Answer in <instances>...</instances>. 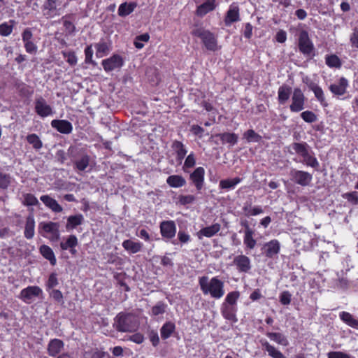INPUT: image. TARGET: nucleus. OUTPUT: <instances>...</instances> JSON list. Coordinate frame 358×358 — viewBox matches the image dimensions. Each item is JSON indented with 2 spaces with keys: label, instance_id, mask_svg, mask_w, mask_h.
Listing matches in <instances>:
<instances>
[{
  "label": "nucleus",
  "instance_id": "6e6d98bb",
  "mask_svg": "<svg viewBox=\"0 0 358 358\" xmlns=\"http://www.w3.org/2000/svg\"><path fill=\"white\" fill-rule=\"evenodd\" d=\"M42 228L43 231L48 234H55L57 235V229H59V224L56 222H49L43 224Z\"/></svg>",
  "mask_w": 358,
  "mask_h": 358
},
{
  "label": "nucleus",
  "instance_id": "69168bd1",
  "mask_svg": "<svg viewBox=\"0 0 358 358\" xmlns=\"http://www.w3.org/2000/svg\"><path fill=\"white\" fill-rule=\"evenodd\" d=\"M279 299L282 305H289L291 302L292 294L288 291H284L280 294Z\"/></svg>",
  "mask_w": 358,
  "mask_h": 358
},
{
  "label": "nucleus",
  "instance_id": "6ab92c4d",
  "mask_svg": "<svg viewBox=\"0 0 358 358\" xmlns=\"http://www.w3.org/2000/svg\"><path fill=\"white\" fill-rule=\"evenodd\" d=\"M204 176L205 170L201 166L196 168L189 176L190 180L198 191H200L203 187Z\"/></svg>",
  "mask_w": 358,
  "mask_h": 358
},
{
  "label": "nucleus",
  "instance_id": "423d86ee",
  "mask_svg": "<svg viewBox=\"0 0 358 358\" xmlns=\"http://www.w3.org/2000/svg\"><path fill=\"white\" fill-rule=\"evenodd\" d=\"M298 46L299 51L306 57H313L315 55L314 45L307 31L301 30L299 32Z\"/></svg>",
  "mask_w": 358,
  "mask_h": 358
},
{
  "label": "nucleus",
  "instance_id": "412c9836",
  "mask_svg": "<svg viewBox=\"0 0 358 358\" xmlns=\"http://www.w3.org/2000/svg\"><path fill=\"white\" fill-rule=\"evenodd\" d=\"M262 249L264 250V254L266 257L273 258L280 252V243L278 240L273 239L266 243Z\"/></svg>",
  "mask_w": 358,
  "mask_h": 358
},
{
  "label": "nucleus",
  "instance_id": "13d9d810",
  "mask_svg": "<svg viewBox=\"0 0 358 358\" xmlns=\"http://www.w3.org/2000/svg\"><path fill=\"white\" fill-rule=\"evenodd\" d=\"M12 178L9 174L0 171V189H6L10 185Z\"/></svg>",
  "mask_w": 358,
  "mask_h": 358
},
{
  "label": "nucleus",
  "instance_id": "dca6fc26",
  "mask_svg": "<svg viewBox=\"0 0 358 358\" xmlns=\"http://www.w3.org/2000/svg\"><path fill=\"white\" fill-rule=\"evenodd\" d=\"M58 0H46L43 5V13L47 18H52L59 15V9L57 8Z\"/></svg>",
  "mask_w": 358,
  "mask_h": 358
},
{
  "label": "nucleus",
  "instance_id": "8fccbe9b",
  "mask_svg": "<svg viewBox=\"0 0 358 358\" xmlns=\"http://www.w3.org/2000/svg\"><path fill=\"white\" fill-rule=\"evenodd\" d=\"M177 199V203L182 206H186L193 203L196 201V196L192 194H180L178 196Z\"/></svg>",
  "mask_w": 358,
  "mask_h": 358
},
{
  "label": "nucleus",
  "instance_id": "5fc2aeb1",
  "mask_svg": "<svg viewBox=\"0 0 358 358\" xmlns=\"http://www.w3.org/2000/svg\"><path fill=\"white\" fill-rule=\"evenodd\" d=\"M150 39V35L145 33L137 36L134 40V45L137 49H141L144 47L143 42H148Z\"/></svg>",
  "mask_w": 358,
  "mask_h": 358
},
{
  "label": "nucleus",
  "instance_id": "bf43d9fd",
  "mask_svg": "<svg viewBox=\"0 0 358 358\" xmlns=\"http://www.w3.org/2000/svg\"><path fill=\"white\" fill-rule=\"evenodd\" d=\"M166 305L162 301H159L155 306L152 308L151 315L157 316L164 314L166 311Z\"/></svg>",
  "mask_w": 358,
  "mask_h": 358
},
{
  "label": "nucleus",
  "instance_id": "603ef678",
  "mask_svg": "<svg viewBox=\"0 0 358 358\" xmlns=\"http://www.w3.org/2000/svg\"><path fill=\"white\" fill-rule=\"evenodd\" d=\"M23 200L22 203L24 206H36L38 203V201L36 197L30 193H26L22 195Z\"/></svg>",
  "mask_w": 358,
  "mask_h": 358
},
{
  "label": "nucleus",
  "instance_id": "aec40b11",
  "mask_svg": "<svg viewBox=\"0 0 358 358\" xmlns=\"http://www.w3.org/2000/svg\"><path fill=\"white\" fill-rule=\"evenodd\" d=\"M50 124L52 128L63 134H69L73 131L72 124L66 120H53Z\"/></svg>",
  "mask_w": 358,
  "mask_h": 358
},
{
  "label": "nucleus",
  "instance_id": "c85d7f7f",
  "mask_svg": "<svg viewBox=\"0 0 358 358\" xmlns=\"http://www.w3.org/2000/svg\"><path fill=\"white\" fill-rule=\"evenodd\" d=\"M253 230L249 227L248 224H246L245 229L244 231L243 243L246 248L250 250L253 249L257 244V241L253 238Z\"/></svg>",
  "mask_w": 358,
  "mask_h": 358
},
{
  "label": "nucleus",
  "instance_id": "473e14b6",
  "mask_svg": "<svg viewBox=\"0 0 358 358\" xmlns=\"http://www.w3.org/2000/svg\"><path fill=\"white\" fill-rule=\"evenodd\" d=\"M84 222V217L82 214L71 215L67 218L66 224V231H69L74 229L78 226L81 225Z\"/></svg>",
  "mask_w": 358,
  "mask_h": 358
},
{
  "label": "nucleus",
  "instance_id": "0eeeda50",
  "mask_svg": "<svg viewBox=\"0 0 358 358\" xmlns=\"http://www.w3.org/2000/svg\"><path fill=\"white\" fill-rule=\"evenodd\" d=\"M291 101L292 103L289 106V109L292 112L298 113L304 109L306 98L300 88L294 89Z\"/></svg>",
  "mask_w": 358,
  "mask_h": 358
},
{
  "label": "nucleus",
  "instance_id": "f704fd0d",
  "mask_svg": "<svg viewBox=\"0 0 358 358\" xmlns=\"http://www.w3.org/2000/svg\"><path fill=\"white\" fill-rule=\"evenodd\" d=\"M171 147L176 153L177 161L181 163L187 153V150L184 144L180 141H175L173 142Z\"/></svg>",
  "mask_w": 358,
  "mask_h": 358
},
{
  "label": "nucleus",
  "instance_id": "9b49d317",
  "mask_svg": "<svg viewBox=\"0 0 358 358\" xmlns=\"http://www.w3.org/2000/svg\"><path fill=\"white\" fill-rule=\"evenodd\" d=\"M101 64L106 72H110L121 68L124 64V60L120 55H113L110 57L102 60Z\"/></svg>",
  "mask_w": 358,
  "mask_h": 358
},
{
  "label": "nucleus",
  "instance_id": "7ed1b4c3",
  "mask_svg": "<svg viewBox=\"0 0 358 358\" xmlns=\"http://www.w3.org/2000/svg\"><path fill=\"white\" fill-rule=\"evenodd\" d=\"M114 325L118 331H135L138 326L136 318L131 314L120 313L115 318Z\"/></svg>",
  "mask_w": 358,
  "mask_h": 358
},
{
  "label": "nucleus",
  "instance_id": "ddd939ff",
  "mask_svg": "<svg viewBox=\"0 0 358 358\" xmlns=\"http://www.w3.org/2000/svg\"><path fill=\"white\" fill-rule=\"evenodd\" d=\"M239 10V7L236 3H233L229 6L224 20L227 27L241 20Z\"/></svg>",
  "mask_w": 358,
  "mask_h": 358
},
{
  "label": "nucleus",
  "instance_id": "052dcab7",
  "mask_svg": "<svg viewBox=\"0 0 358 358\" xmlns=\"http://www.w3.org/2000/svg\"><path fill=\"white\" fill-rule=\"evenodd\" d=\"M105 355L106 352L98 348H94L90 352H85V358H103Z\"/></svg>",
  "mask_w": 358,
  "mask_h": 358
},
{
  "label": "nucleus",
  "instance_id": "79ce46f5",
  "mask_svg": "<svg viewBox=\"0 0 358 358\" xmlns=\"http://www.w3.org/2000/svg\"><path fill=\"white\" fill-rule=\"evenodd\" d=\"M325 63L329 68L340 69L342 66L341 59L336 55H327L325 56Z\"/></svg>",
  "mask_w": 358,
  "mask_h": 358
},
{
  "label": "nucleus",
  "instance_id": "864d4df0",
  "mask_svg": "<svg viewBox=\"0 0 358 358\" xmlns=\"http://www.w3.org/2000/svg\"><path fill=\"white\" fill-rule=\"evenodd\" d=\"M196 164V158L194 152L189 153L187 157H186L183 166L182 170L185 172H187L188 169H191L194 167Z\"/></svg>",
  "mask_w": 358,
  "mask_h": 358
},
{
  "label": "nucleus",
  "instance_id": "72a5a7b5",
  "mask_svg": "<svg viewBox=\"0 0 358 358\" xmlns=\"http://www.w3.org/2000/svg\"><path fill=\"white\" fill-rule=\"evenodd\" d=\"M39 252L45 259L50 262V264L52 266H55L56 264L57 259L55 253L50 247L46 245H42L39 248Z\"/></svg>",
  "mask_w": 358,
  "mask_h": 358
},
{
  "label": "nucleus",
  "instance_id": "f8f14e48",
  "mask_svg": "<svg viewBox=\"0 0 358 358\" xmlns=\"http://www.w3.org/2000/svg\"><path fill=\"white\" fill-rule=\"evenodd\" d=\"M348 85V80L345 78L341 77L336 82L331 84L329 86V90L334 96L339 97L346 93Z\"/></svg>",
  "mask_w": 358,
  "mask_h": 358
},
{
  "label": "nucleus",
  "instance_id": "58836bf2",
  "mask_svg": "<svg viewBox=\"0 0 358 358\" xmlns=\"http://www.w3.org/2000/svg\"><path fill=\"white\" fill-rule=\"evenodd\" d=\"M266 336L269 338L271 341L275 342L276 343L283 345L287 346L289 345V341L287 337L278 332H267L266 334Z\"/></svg>",
  "mask_w": 358,
  "mask_h": 358
},
{
  "label": "nucleus",
  "instance_id": "a211bd4d",
  "mask_svg": "<svg viewBox=\"0 0 358 358\" xmlns=\"http://www.w3.org/2000/svg\"><path fill=\"white\" fill-rule=\"evenodd\" d=\"M78 245V241L75 235H69L66 238H63V241L60 243L59 245L62 250H69L72 255H76L77 250L76 247Z\"/></svg>",
  "mask_w": 358,
  "mask_h": 358
},
{
  "label": "nucleus",
  "instance_id": "a18cd8bd",
  "mask_svg": "<svg viewBox=\"0 0 358 358\" xmlns=\"http://www.w3.org/2000/svg\"><path fill=\"white\" fill-rule=\"evenodd\" d=\"M220 140L223 143H229L234 145L238 141V136L234 133H222L219 134Z\"/></svg>",
  "mask_w": 358,
  "mask_h": 358
},
{
  "label": "nucleus",
  "instance_id": "4d7b16f0",
  "mask_svg": "<svg viewBox=\"0 0 358 358\" xmlns=\"http://www.w3.org/2000/svg\"><path fill=\"white\" fill-rule=\"evenodd\" d=\"M301 117L307 123H313L317 121V115L310 110H306L301 113Z\"/></svg>",
  "mask_w": 358,
  "mask_h": 358
},
{
  "label": "nucleus",
  "instance_id": "2eb2a0df",
  "mask_svg": "<svg viewBox=\"0 0 358 358\" xmlns=\"http://www.w3.org/2000/svg\"><path fill=\"white\" fill-rule=\"evenodd\" d=\"M160 233L162 237L171 239L176 234V225L173 220L163 221L160 224Z\"/></svg>",
  "mask_w": 358,
  "mask_h": 358
},
{
  "label": "nucleus",
  "instance_id": "774afa93",
  "mask_svg": "<svg viewBox=\"0 0 358 358\" xmlns=\"http://www.w3.org/2000/svg\"><path fill=\"white\" fill-rule=\"evenodd\" d=\"M350 41L352 46L358 49V29H354L352 34L350 37Z\"/></svg>",
  "mask_w": 358,
  "mask_h": 358
},
{
  "label": "nucleus",
  "instance_id": "9d476101",
  "mask_svg": "<svg viewBox=\"0 0 358 358\" xmlns=\"http://www.w3.org/2000/svg\"><path fill=\"white\" fill-rule=\"evenodd\" d=\"M290 176L295 183L303 187L308 186L313 180L312 174L304 171L293 169Z\"/></svg>",
  "mask_w": 358,
  "mask_h": 358
},
{
  "label": "nucleus",
  "instance_id": "f257e3e1",
  "mask_svg": "<svg viewBox=\"0 0 358 358\" xmlns=\"http://www.w3.org/2000/svg\"><path fill=\"white\" fill-rule=\"evenodd\" d=\"M199 284L205 295L209 294L215 299H220L224 295V282L217 277H213L211 279L207 276L200 277Z\"/></svg>",
  "mask_w": 358,
  "mask_h": 358
},
{
  "label": "nucleus",
  "instance_id": "0e129e2a",
  "mask_svg": "<svg viewBox=\"0 0 358 358\" xmlns=\"http://www.w3.org/2000/svg\"><path fill=\"white\" fill-rule=\"evenodd\" d=\"M93 49L92 45H90L86 47L85 49V62L87 64H95V62L92 59L93 56Z\"/></svg>",
  "mask_w": 358,
  "mask_h": 358
},
{
  "label": "nucleus",
  "instance_id": "5701e85b",
  "mask_svg": "<svg viewBox=\"0 0 358 358\" xmlns=\"http://www.w3.org/2000/svg\"><path fill=\"white\" fill-rule=\"evenodd\" d=\"M238 307L229 306L225 303H222L220 311L223 317L231 322H236L238 321L236 313Z\"/></svg>",
  "mask_w": 358,
  "mask_h": 358
},
{
  "label": "nucleus",
  "instance_id": "b1692460",
  "mask_svg": "<svg viewBox=\"0 0 358 358\" xmlns=\"http://www.w3.org/2000/svg\"><path fill=\"white\" fill-rule=\"evenodd\" d=\"M220 229L221 225L219 223H215L200 229L197 233V236L199 239H201L203 237L210 238L217 234Z\"/></svg>",
  "mask_w": 358,
  "mask_h": 358
},
{
  "label": "nucleus",
  "instance_id": "c03bdc74",
  "mask_svg": "<svg viewBox=\"0 0 358 358\" xmlns=\"http://www.w3.org/2000/svg\"><path fill=\"white\" fill-rule=\"evenodd\" d=\"M240 297V292L238 291H232L229 292L224 301L223 303H225L229 306H236L237 307V301Z\"/></svg>",
  "mask_w": 358,
  "mask_h": 358
},
{
  "label": "nucleus",
  "instance_id": "39448f33",
  "mask_svg": "<svg viewBox=\"0 0 358 358\" xmlns=\"http://www.w3.org/2000/svg\"><path fill=\"white\" fill-rule=\"evenodd\" d=\"M193 36L200 38L206 48L210 51H216L218 49L217 41L215 35L208 30L197 28L192 31Z\"/></svg>",
  "mask_w": 358,
  "mask_h": 358
},
{
  "label": "nucleus",
  "instance_id": "c9c22d12",
  "mask_svg": "<svg viewBox=\"0 0 358 358\" xmlns=\"http://www.w3.org/2000/svg\"><path fill=\"white\" fill-rule=\"evenodd\" d=\"M241 181L242 178L238 177L224 179L220 181L219 187L222 189H234Z\"/></svg>",
  "mask_w": 358,
  "mask_h": 358
},
{
  "label": "nucleus",
  "instance_id": "4468645a",
  "mask_svg": "<svg viewBox=\"0 0 358 358\" xmlns=\"http://www.w3.org/2000/svg\"><path fill=\"white\" fill-rule=\"evenodd\" d=\"M233 264L240 273H248L251 269V262L244 255H237L234 258Z\"/></svg>",
  "mask_w": 358,
  "mask_h": 358
},
{
  "label": "nucleus",
  "instance_id": "7c9ffc66",
  "mask_svg": "<svg viewBox=\"0 0 358 358\" xmlns=\"http://www.w3.org/2000/svg\"><path fill=\"white\" fill-rule=\"evenodd\" d=\"M35 234V220L32 215H29L26 218L24 235L27 239H31Z\"/></svg>",
  "mask_w": 358,
  "mask_h": 358
},
{
  "label": "nucleus",
  "instance_id": "4c0bfd02",
  "mask_svg": "<svg viewBox=\"0 0 358 358\" xmlns=\"http://www.w3.org/2000/svg\"><path fill=\"white\" fill-rule=\"evenodd\" d=\"M339 317L347 325L358 329V319L355 318L350 313L345 311L341 312Z\"/></svg>",
  "mask_w": 358,
  "mask_h": 358
},
{
  "label": "nucleus",
  "instance_id": "e2e57ef3",
  "mask_svg": "<svg viewBox=\"0 0 358 358\" xmlns=\"http://www.w3.org/2000/svg\"><path fill=\"white\" fill-rule=\"evenodd\" d=\"M327 358H355L349 354L341 351H332L327 354Z\"/></svg>",
  "mask_w": 358,
  "mask_h": 358
},
{
  "label": "nucleus",
  "instance_id": "de8ad7c7",
  "mask_svg": "<svg viewBox=\"0 0 358 358\" xmlns=\"http://www.w3.org/2000/svg\"><path fill=\"white\" fill-rule=\"evenodd\" d=\"M243 138L246 139L248 143H259L262 139V136L256 133L253 129H249L245 131L243 134Z\"/></svg>",
  "mask_w": 358,
  "mask_h": 358
},
{
  "label": "nucleus",
  "instance_id": "393cba45",
  "mask_svg": "<svg viewBox=\"0 0 358 358\" xmlns=\"http://www.w3.org/2000/svg\"><path fill=\"white\" fill-rule=\"evenodd\" d=\"M309 88L314 93L316 99L322 107H327L329 106L324 91L320 86L316 83H312L309 85Z\"/></svg>",
  "mask_w": 358,
  "mask_h": 358
},
{
  "label": "nucleus",
  "instance_id": "09e8293b",
  "mask_svg": "<svg viewBox=\"0 0 358 358\" xmlns=\"http://www.w3.org/2000/svg\"><path fill=\"white\" fill-rule=\"evenodd\" d=\"M90 156L87 155H83L80 159L76 161L75 165L78 170L80 171H85L90 164Z\"/></svg>",
  "mask_w": 358,
  "mask_h": 358
},
{
  "label": "nucleus",
  "instance_id": "c756f323",
  "mask_svg": "<svg viewBox=\"0 0 358 358\" xmlns=\"http://www.w3.org/2000/svg\"><path fill=\"white\" fill-rule=\"evenodd\" d=\"M122 247L129 253L135 254L140 252L143 248V243L140 241H134L131 239L122 242Z\"/></svg>",
  "mask_w": 358,
  "mask_h": 358
},
{
  "label": "nucleus",
  "instance_id": "6e6552de",
  "mask_svg": "<svg viewBox=\"0 0 358 358\" xmlns=\"http://www.w3.org/2000/svg\"><path fill=\"white\" fill-rule=\"evenodd\" d=\"M34 110L36 114L42 118L51 116L55 113L52 107L42 96H38L35 99Z\"/></svg>",
  "mask_w": 358,
  "mask_h": 358
},
{
  "label": "nucleus",
  "instance_id": "49530a36",
  "mask_svg": "<svg viewBox=\"0 0 358 358\" xmlns=\"http://www.w3.org/2000/svg\"><path fill=\"white\" fill-rule=\"evenodd\" d=\"M14 20H10L9 22L0 24V35L2 36H8L13 31Z\"/></svg>",
  "mask_w": 358,
  "mask_h": 358
},
{
  "label": "nucleus",
  "instance_id": "a878e982",
  "mask_svg": "<svg viewBox=\"0 0 358 358\" xmlns=\"http://www.w3.org/2000/svg\"><path fill=\"white\" fill-rule=\"evenodd\" d=\"M41 201L45 206L51 209L55 213H61L63 210L62 207L58 202L48 195H43L40 198Z\"/></svg>",
  "mask_w": 358,
  "mask_h": 358
},
{
  "label": "nucleus",
  "instance_id": "1a4fd4ad",
  "mask_svg": "<svg viewBox=\"0 0 358 358\" xmlns=\"http://www.w3.org/2000/svg\"><path fill=\"white\" fill-rule=\"evenodd\" d=\"M43 294V290L38 286H28L21 290L19 299L27 304L32 303L36 297Z\"/></svg>",
  "mask_w": 358,
  "mask_h": 358
},
{
  "label": "nucleus",
  "instance_id": "ea45409f",
  "mask_svg": "<svg viewBox=\"0 0 358 358\" xmlns=\"http://www.w3.org/2000/svg\"><path fill=\"white\" fill-rule=\"evenodd\" d=\"M96 49V57L101 58L110 52L109 45L103 40L100 41L94 45Z\"/></svg>",
  "mask_w": 358,
  "mask_h": 358
},
{
  "label": "nucleus",
  "instance_id": "37998d69",
  "mask_svg": "<svg viewBox=\"0 0 358 358\" xmlns=\"http://www.w3.org/2000/svg\"><path fill=\"white\" fill-rule=\"evenodd\" d=\"M264 350L268 352V355L272 358H285L282 353L277 350L273 345H271L268 341L262 343Z\"/></svg>",
  "mask_w": 358,
  "mask_h": 358
},
{
  "label": "nucleus",
  "instance_id": "680f3d73",
  "mask_svg": "<svg viewBox=\"0 0 358 358\" xmlns=\"http://www.w3.org/2000/svg\"><path fill=\"white\" fill-rule=\"evenodd\" d=\"M64 57L66 58V62L71 66H75L77 64L78 58L74 52H62Z\"/></svg>",
  "mask_w": 358,
  "mask_h": 358
},
{
  "label": "nucleus",
  "instance_id": "2f4dec72",
  "mask_svg": "<svg viewBox=\"0 0 358 358\" xmlns=\"http://www.w3.org/2000/svg\"><path fill=\"white\" fill-rule=\"evenodd\" d=\"M292 93V88L289 86L282 85L278 90V100L280 104H285L289 99Z\"/></svg>",
  "mask_w": 358,
  "mask_h": 358
},
{
  "label": "nucleus",
  "instance_id": "338daca9",
  "mask_svg": "<svg viewBox=\"0 0 358 358\" xmlns=\"http://www.w3.org/2000/svg\"><path fill=\"white\" fill-rule=\"evenodd\" d=\"M343 197L354 205L358 203V195L356 192L345 193L343 194Z\"/></svg>",
  "mask_w": 358,
  "mask_h": 358
},
{
  "label": "nucleus",
  "instance_id": "a19ab883",
  "mask_svg": "<svg viewBox=\"0 0 358 358\" xmlns=\"http://www.w3.org/2000/svg\"><path fill=\"white\" fill-rule=\"evenodd\" d=\"M176 330V325L172 322H165L160 329L161 337L166 340L169 338Z\"/></svg>",
  "mask_w": 358,
  "mask_h": 358
},
{
  "label": "nucleus",
  "instance_id": "bb28decb",
  "mask_svg": "<svg viewBox=\"0 0 358 358\" xmlns=\"http://www.w3.org/2000/svg\"><path fill=\"white\" fill-rule=\"evenodd\" d=\"M166 182L172 188H180L186 185V180L181 175H171L166 178Z\"/></svg>",
  "mask_w": 358,
  "mask_h": 358
},
{
  "label": "nucleus",
  "instance_id": "e433bc0d",
  "mask_svg": "<svg viewBox=\"0 0 358 358\" xmlns=\"http://www.w3.org/2000/svg\"><path fill=\"white\" fill-rule=\"evenodd\" d=\"M137 7V3L136 2H130V3H122L120 5L118 8V15L120 17H125L131 14L134 9Z\"/></svg>",
  "mask_w": 358,
  "mask_h": 358
},
{
  "label": "nucleus",
  "instance_id": "20e7f679",
  "mask_svg": "<svg viewBox=\"0 0 358 358\" xmlns=\"http://www.w3.org/2000/svg\"><path fill=\"white\" fill-rule=\"evenodd\" d=\"M315 234L307 231L306 229H299L298 234L294 235V242L296 246L304 250H311L317 242Z\"/></svg>",
  "mask_w": 358,
  "mask_h": 358
},
{
  "label": "nucleus",
  "instance_id": "3c124183",
  "mask_svg": "<svg viewBox=\"0 0 358 358\" xmlns=\"http://www.w3.org/2000/svg\"><path fill=\"white\" fill-rule=\"evenodd\" d=\"M27 140L29 144L32 145L34 149L39 150L42 148V142L36 134H31L28 135L27 136Z\"/></svg>",
  "mask_w": 358,
  "mask_h": 358
},
{
  "label": "nucleus",
  "instance_id": "4be33fe9",
  "mask_svg": "<svg viewBox=\"0 0 358 358\" xmlns=\"http://www.w3.org/2000/svg\"><path fill=\"white\" fill-rule=\"evenodd\" d=\"M217 6V0H205L203 3L197 6L196 15L199 17H203L208 13L214 10Z\"/></svg>",
  "mask_w": 358,
  "mask_h": 358
},
{
  "label": "nucleus",
  "instance_id": "cd10ccee",
  "mask_svg": "<svg viewBox=\"0 0 358 358\" xmlns=\"http://www.w3.org/2000/svg\"><path fill=\"white\" fill-rule=\"evenodd\" d=\"M243 210L246 217L257 216L264 213L261 206H252V203L248 201L244 203Z\"/></svg>",
  "mask_w": 358,
  "mask_h": 358
},
{
  "label": "nucleus",
  "instance_id": "f03ea898",
  "mask_svg": "<svg viewBox=\"0 0 358 358\" xmlns=\"http://www.w3.org/2000/svg\"><path fill=\"white\" fill-rule=\"evenodd\" d=\"M291 148L294 152L301 156L303 159L301 161L303 164L313 169H317L320 166L319 162L315 157L314 153L310 150L308 145L303 143H294Z\"/></svg>",
  "mask_w": 358,
  "mask_h": 358
},
{
  "label": "nucleus",
  "instance_id": "f3484780",
  "mask_svg": "<svg viewBox=\"0 0 358 358\" xmlns=\"http://www.w3.org/2000/svg\"><path fill=\"white\" fill-rule=\"evenodd\" d=\"M64 348V343L59 338L50 339L48 346L47 352L50 357H55L60 355L61 352Z\"/></svg>",
  "mask_w": 358,
  "mask_h": 358
}]
</instances>
